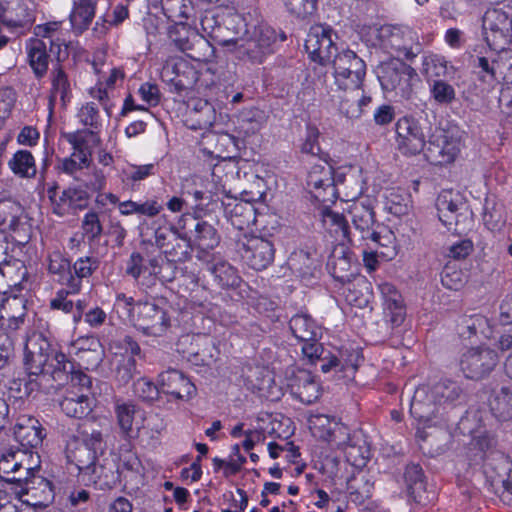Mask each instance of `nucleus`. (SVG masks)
Masks as SVG:
<instances>
[{
    "label": "nucleus",
    "instance_id": "nucleus-15",
    "mask_svg": "<svg viewBox=\"0 0 512 512\" xmlns=\"http://www.w3.org/2000/svg\"><path fill=\"white\" fill-rule=\"evenodd\" d=\"M427 160L436 165H443L454 161L460 152V143L449 140L444 132L432 135L424 148Z\"/></svg>",
    "mask_w": 512,
    "mask_h": 512
},
{
    "label": "nucleus",
    "instance_id": "nucleus-2",
    "mask_svg": "<svg viewBox=\"0 0 512 512\" xmlns=\"http://www.w3.org/2000/svg\"><path fill=\"white\" fill-rule=\"evenodd\" d=\"M99 267V260L93 256L78 258L72 265L60 253H53L49 257L48 270L58 276L57 281L72 292H80L82 282L89 278Z\"/></svg>",
    "mask_w": 512,
    "mask_h": 512
},
{
    "label": "nucleus",
    "instance_id": "nucleus-13",
    "mask_svg": "<svg viewBox=\"0 0 512 512\" xmlns=\"http://www.w3.org/2000/svg\"><path fill=\"white\" fill-rule=\"evenodd\" d=\"M27 300L20 295H3L0 297V333L14 338L17 330L25 322Z\"/></svg>",
    "mask_w": 512,
    "mask_h": 512
},
{
    "label": "nucleus",
    "instance_id": "nucleus-49",
    "mask_svg": "<svg viewBox=\"0 0 512 512\" xmlns=\"http://www.w3.org/2000/svg\"><path fill=\"white\" fill-rule=\"evenodd\" d=\"M428 90L430 99L440 106H449L456 100L455 88L445 79L430 81Z\"/></svg>",
    "mask_w": 512,
    "mask_h": 512
},
{
    "label": "nucleus",
    "instance_id": "nucleus-51",
    "mask_svg": "<svg viewBox=\"0 0 512 512\" xmlns=\"http://www.w3.org/2000/svg\"><path fill=\"white\" fill-rule=\"evenodd\" d=\"M344 452L347 460L356 466L364 465L370 456V450L366 441L356 433L353 434L351 442L344 449Z\"/></svg>",
    "mask_w": 512,
    "mask_h": 512
},
{
    "label": "nucleus",
    "instance_id": "nucleus-59",
    "mask_svg": "<svg viewBox=\"0 0 512 512\" xmlns=\"http://www.w3.org/2000/svg\"><path fill=\"white\" fill-rule=\"evenodd\" d=\"M77 118L82 125L90 127L93 131H97L102 125L99 109L94 102L84 104L78 110Z\"/></svg>",
    "mask_w": 512,
    "mask_h": 512
},
{
    "label": "nucleus",
    "instance_id": "nucleus-12",
    "mask_svg": "<svg viewBox=\"0 0 512 512\" xmlns=\"http://www.w3.org/2000/svg\"><path fill=\"white\" fill-rule=\"evenodd\" d=\"M397 149L404 155H416L426 146V135L418 120L404 116L395 124Z\"/></svg>",
    "mask_w": 512,
    "mask_h": 512
},
{
    "label": "nucleus",
    "instance_id": "nucleus-5",
    "mask_svg": "<svg viewBox=\"0 0 512 512\" xmlns=\"http://www.w3.org/2000/svg\"><path fill=\"white\" fill-rule=\"evenodd\" d=\"M334 84L341 91H358L366 76V63L354 51L344 49L332 60Z\"/></svg>",
    "mask_w": 512,
    "mask_h": 512
},
{
    "label": "nucleus",
    "instance_id": "nucleus-40",
    "mask_svg": "<svg viewBox=\"0 0 512 512\" xmlns=\"http://www.w3.org/2000/svg\"><path fill=\"white\" fill-rule=\"evenodd\" d=\"M457 330L459 335L465 339L478 335L488 338L491 333L489 320L480 314L461 317L457 324Z\"/></svg>",
    "mask_w": 512,
    "mask_h": 512
},
{
    "label": "nucleus",
    "instance_id": "nucleus-18",
    "mask_svg": "<svg viewBox=\"0 0 512 512\" xmlns=\"http://www.w3.org/2000/svg\"><path fill=\"white\" fill-rule=\"evenodd\" d=\"M307 186L316 200L329 201L328 195L335 193L332 167L327 163L314 165L307 175Z\"/></svg>",
    "mask_w": 512,
    "mask_h": 512
},
{
    "label": "nucleus",
    "instance_id": "nucleus-35",
    "mask_svg": "<svg viewBox=\"0 0 512 512\" xmlns=\"http://www.w3.org/2000/svg\"><path fill=\"white\" fill-rule=\"evenodd\" d=\"M61 410L71 418H82L92 410V399L87 393L69 391L60 401Z\"/></svg>",
    "mask_w": 512,
    "mask_h": 512
},
{
    "label": "nucleus",
    "instance_id": "nucleus-4",
    "mask_svg": "<svg viewBox=\"0 0 512 512\" xmlns=\"http://www.w3.org/2000/svg\"><path fill=\"white\" fill-rule=\"evenodd\" d=\"M172 268L161 256H149L146 252L133 251L125 263L126 275L133 278L138 286L148 289L156 285L158 280L170 281L172 277L162 274L164 268Z\"/></svg>",
    "mask_w": 512,
    "mask_h": 512
},
{
    "label": "nucleus",
    "instance_id": "nucleus-43",
    "mask_svg": "<svg viewBox=\"0 0 512 512\" xmlns=\"http://www.w3.org/2000/svg\"><path fill=\"white\" fill-rule=\"evenodd\" d=\"M8 167L20 178H34L37 174L35 158L28 150L16 151L8 161Z\"/></svg>",
    "mask_w": 512,
    "mask_h": 512
},
{
    "label": "nucleus",
    "instance_id": "nucleus-55",
    "mask_svg": "<svg viewBox=\"0 0 512 512\" xmlns=\"http://www.w3.org/2000/svg\"><path fill=\"white\" fill-rule=\"evenodd\" d=\"M347 490L353 502L363 503L372 496L373 484L362 476L349 481Z\"/></svg>",
    "mask_w": 512,
    "mask_h": 512
},
{
    "label": "nucleus",
    "instance_id": "nucleus-48",
    "mask_svg": "<svg viewBox=\"0 0 512 512\" xmlns=\"http://www.w3.org/2000/svg\"><path fill=\"white\" fill-rule=\"evenodd\" d=\"M423 477L422 468L418 464H410L406 467L404 479L408 493L419 503H422L424 500L425 482Z\"/></svg>",
    "mask_w": 512,
    "mask_h": 512
},
{
    "label": "nucleus",
    "instance_id": "nucleus-53",
    "mask_svg": "<svg viewBox=\"0 0 512 512\" xmlns=\"http://www.w3.org/2000/svg\"><path fill=\"white\" fill-rule=\"evenodd\" d=\"M505 57V59H511ZM504 59L500 57L497 60L489 61L486 57H478L476 67L479 68L478 79L489 86L493 87L498 82L497 69L500 62Z\"/></svg>",
    "mask_w": 512,
    "mask_h": 512
},
{
    "label": "nucleus",
    "instance_id": "nucleus-6",
    "mask_svg": "<svg viewBox=\"0 0 512 512\" xmlns=\"http://www.w3.org/2000/svg\"><path fill=\"white\" fill-rule=\"evenodd\" d=\"M379 41L384 51L397 58L412 60L421 52L418 34L408 26H382Z\"/></svg>",
    "mask_w": 512,
    "mask_h": 512
},
{
    "label": "nucleus",
    "instance_id": "nucleus-17",
    "mask_svg": "<svg viewBox=\"0 0 512 512\" xmlns=\"http://www.w3.org/2000/svg\"><path fill=\"white\" fill-rule=\"evenodd\" d=\"M414 76H416L415 69L399 59L383 63L378 74L382 88L387 91L395 90L402 85H408Z\"/></svg>",
    "mask_w": 512,
    "mask_h": 512
},
{
    "label": "nucleus",
    "instance_id": "nucleus-56",
    "mask_svg": "<svg viewBox=\"0 0 512 512\" xmlns=\"http://www.w3.org/2000/svg\"><path fill=\"white\" fill-rule=\"evenodd\" d=\"M3 22L13 28L24 27L31 23V16L27 8L20 1H16L15 7L5 11Z\"/></svg>",
    "mask_w": 512,
    "mask_h": 512
},
{
    "label": "nucleus",
    "instance_id": "nucleus-33",
    "mask_svg": "<svg viewBox=\"0 0 512 512\" xmlns=\"http://www.w3.org/2000/svg\"><path fill=\"white\" fill-rule=\"evenodd\" d=\"M86 474L90 475L91 481L101 489H110L120 481L118 467L111 459H104L101 464L95 463Z\"/></svg>",
    "mask_w": 512,
    "mask_h": 512
},
{
    "label": "nucleus",
    "instance_id": "nucleus-37",
    "mask_svg": "<svg viewBox=\"0 0 512 512\" xmlns=\"http://www.w3.org/2000/svg\"><path fill=\"white\" fill-rule=\"evenodd\" d=\"M27 57L30 67L37 78L46 75L49 65V55L47 53V43L45 40H31L27 46Z\"/></svg>",
    "mask_w": 512,
    "mask_h": 512
},
{
    "label": "nucleus",
    "instance_id": "nucleus-9",
    "mask_svg": "<svg viewBox=\"0 0 512 512\" xmlns=\"http://www.w3.org/2000/svg\"><path fill=\"white\" fill-rule=\"evenodd\" d=\"M499 363L497 352L487 346L471 347L464 351L459 367L464 376L471 380L487 377Z\"/></svg>",
    "mask_w": 512,
    "mask_h": 512
},
{
    "label": "nucleus",
    "instance_id": "nucleus-21",
    "mask_svg": "<svg viewBox=\"0 0 512 512\" xmlns=\"http://www.w3.org/2000/svg\"><path fill=\"white\" fill-rule=\"evenodd\" d=\"M439 409L432 387L420 386L415 390L410 405V413L414 418L429 423L439 413Z\"/></svg>",
    "mask_w": 512,
    "mask_h": 512
},
{
    "label": "nucleus",
    "instance_id": "nucleus-32",
    "mask_svg": "<svg viewBox=\"0 0 512 512\" xmlns=\"http://www.w3.org/2000/svg\"><path fill=\"white\" fill-rule=\"evenodd\" d=\"M216 120V112L211 103L206 100H196L189 111L187 123L190 129L204 130L210 128Z\"/></svg>",
    "mask_w": 512,
    "mask_h": 512
},
{
    "label": "nucleus",
    "instance_id": "nucleus-34",
    "mask_svg": "<svg viewBox=\"0 0 512 512\" xmlns=\"http://www.w3.org/2000/svg\"><path fill=\"white\" fill-rule=\"evenodd\" d=\"M246 36V38H243L242 35H235L232 38L222 39L221 44L227 47L235 46L239 54L246 55L252 63H262L265 56L270 52L262 49L250 36Z\"/></svg>",
    "mask_w": 512,
    "mask_h": 512
},
{
    "label": "nucleus",
    "instance_id": "nucleus-30",
    "mask_svg": "<svg viewBox=\"0 0 512 512\" xmlns=\"http://www.w3.org/2000/svg\"><path fill=\"white\" fill-rule=\"evenodd\" d=\"M455 68L442 55L429 53L422 57L421 73L427 83L437 79H445L448 75L454 74Z\"/></svg>",
    "mask_w": 512,
    "mask_h": 512
},
{
    "label": "nucleus",
    "instance_id": "nucleus-11",
    "mask_svg": "<svg viewBox=\"0 0 512 512\" xmlns=\"http://www.w3.org/2000/svg\"><path fill=\"white\" fill-rule=\"evenodd\" d=\"M131 324L148 336H161L169 327L166 311L152 302H137Z\"/></svg>",
    "mask_w": 512,
    "mask_h": 512
},
{
    "label": "nucleus",
    "instance_id": "nucleus-60",
    "mask_svg": "<svg viewBox=\"0 0 512 512\" xmlns=\"http://www.w3.org/2000/svg\"><path fill=\"white\" fill-rule=\"evenodd\" d=\"M91 160L85 154L78 155L72 152L70 156L61 160L60 170L67 175L75 177L77 172L90 166Z\"/></svg>",
    "mask_w": 512,
    "mask_h": 512
},
{
    "label": "nucleus",
    "instance_id": "nucleus-3",
    "mask_svg": "<svg viewBox=\"0 0 512 512\" xmlns=\"http://www.w3.org/2000/svg\"><path fill=\"white\" fill-rule=\"evenodd\" d=\"M347 212L355 231L359 233L358 241H370L374 247L393 244V233L375 220V213L370 203L354 201L348 206Z\"/></svg>",
    "mask_w": 512,
    "mask_h": 512
},
{
    "label": "nucleus",
    "instance_id": "nucleus-38",
    "mask_svg": "<svg viewBox=\"0 0 512 512\" xmlns=\"http://www.w3.org/2000/svg\"><path fill=\"white\" fill-rule=\"evenodd\" d=\"M293 336L299 341H314L321 335L320 327L307 314H296L289 321Z\"/></svg>",
    "mask_w": 512,
    "mask_h": 512
},
{
    "label": "nucleus",
    "instance_id": "nucleus-61",
    "mask_svg": "<svg viewBox=\"0 0 512 512\" xmlns=\"http://www.w3.org/2000/svg\"><path fill=\"white\" fill-rule=\"evenodd\" d=\"M324 221L326 223L329 222L332 226H335L334 232L341 233V236L343 239H346L352 245L356 244L357 240H355L353 238V237H355V235L351 236V232L349 231L347 220L342 214L329 210L325 213Z\"/></svg>",
    "mask_w": 512,
    "mask_h": 512
},
{
    "label": "nucleus",
    "instance_id": "nucleus-52",
    "mask_svg": "<svg viewBox=\"0 0 512 512\" xmlns=\"http://www.w3.org/2000/svg\"><path fill=\"white\" fill-rule=\"evenodd\" d=\"M286 11L298 19H309L316 10L318 0H282Z\"/></svg>",
    "mask_w": 512,
    "mask_h": 512
},
{
    "label": "nucleus",
    "instance_id": "nucleus-63",
    "mask_svg": "<svg viewBox=\"0 0 512 512\" xmlns=\"http://www.w3.org/2000/svg\"><path fill=\"white\" fill-rule=\"evenodd\" d=\"M134 394L143 401L152 402L158 398L160 393L159 385L146 378H140L133 384Z\"/></svg>",
    "mask_w": 512,
    "mask_h": 512
},
{
    "label": "nucleus",
    "instance_id": "nucleus-8",
    "mask_svg": "<svg viewBox=\"0 0 512 512\" xmlns=\"http://www.w3.org/2000/svg\"><path fill=\"white\" fill-rule=\"evenodd\" d=\"M337 34L324 24L313 25L305 39V50L309 58L321 65L330 63L338 53L335 40Z\"/></svg>",
    "mask_w": 512,
    "mask_h": 512
},
{
    "label": "nucleus",
    "instance_id": "nucleus-25",
    "mask_svg": "<svg viewBox=\"0 0 512 512\" xmlns=\"http://www.w3.org/2000/svg\"><path fill=\"white\" fill-rule=\"evenodd\" d=\"M381 292L384 297V319L392 328L400 326L406 316L405 306L401 294L391 284H383Z\"/></svg>",
    "mask_w": 512,
    "mask_h": 512
},
{
    "label": "nucleus",
    "instance_id": "nucleus-26",
    "mask_svg": "<svg viewBox=\"0 0 512 512\" xmlns=\"http://www.w3.org/2000/svg\"><path fill=\"white\" fill-rule=\"evenodd\" d=\"M351 255L343 243L334 246L327 262V267L333 278L343 284L349 283L354 277L351 270Z\"/></svg>",
    "mask_w": 512,
    "mask_h": 512
},
{
    "label": "nucleus",
    "instance_id": "nucleus-47",
    "mask_svg": "<svg viewBox=\"0 0 512 512\" xmlns=\"http://www.w3.org/2000/svg\"><path fill=\"white\" fill-rule=\"evenodd\" d=\"M440 407L445 404H454L463 396L461 386L452 380H441L432 387Z\"/></svg>",
    "mask_w": 512,
    "mask_h": 512
},
{
    "label": "nucleus",
    "instance_id": "nucleus-64",
    "mask_svg": "<svg viewBox=\"0 0 512 512\" xmlns=\"http://www.w3.org/2000/svg\"><path fill=\"white\" fill-rule=\"evenodd\" d=\"M332 428L333 429L330 431L329 435L324 439V441L332 443L337 448L344 450L351 442L353 435H350L348 428L339 421L334 423Z\"/></svg>",
    "mask_w": 512,
    "mask_h": 512
},
{
    "label": "nucleus",
    "instance_id": "nucleus-45",
    "mask_svg": "<svg viewBox=\"0 0 512 512\" xmlns=\"http://www.w3.org/2000/svg\"><path fill=\"white\" fill-rule=\"evenodd\" d=\"M67 458L76 465L80 472L86 474L96 463L97 451L94 448H89L87 444L78 442L73 449L68 450Z\"/></svg>",
    "mask_w": 512,
    "mask_h": 512
},
{
    "label": "nucleus",
    "instance_id": "nucleus-29",
    "mask_svg": "<svg viewBox=\"0 0 512 512\" xmlns=\"http://www.w3.org/2000/svg\"><path fill=\"white\" fill-rule=\"evenodd\" d=\"M225 216L233 227L244 230L256 222L254 205L248 201H235L225 207Z\"/></svg>",
    "mask_w": 512,
    "mask_h": 512
},
{
    "label": "nucleus",
    "instance_id": "nucleus-23",
    "mask_svg": "<svg viewBox=\"0 0 512 512\" xmlns=\"http://www.w3.org/2000/svg\"><path fill=\"white\" fill-rule=\"evenodd\" d=\"M31 482L28 488L17 490L16 494L19 498L28 496L27 499L22 500L27 505L39 508L48 506L54 499L51 482L40 475L32 479Z\"/></svg>",
    "mask_w": 512,
    "mask_h": 512
},
{
    "label": "nucleus",
    "instance_id": "nucleus-27",
    "mask_svg": "<svg viewBox=\"0 0 512 512\" xmlns=\"http://www.w3.org/2000/svg\"><path fill=\"white\" fill-rule=\"evenodd\" d=\"M205 268L223 288L236 287L240 283L237 270L220 256L212 255L205 261Z\"/></svg>",
    "mask_w": 512,
    "mask_h": 512
},
{
    "label": "nucleus",
    "instance_id": "nucleus-39",
    "mask_svg": "<svg viewBox=\"0 0 512 512\" xmlns=\"http://www.w3.org/2000/svg\"><path fill=\"white\" fill-rule=\"evenodd\" d=\"M50 80V102L55 103L59 100L61 105L65 106L71 98V85L68 75L60 65H56L51 70Z\"/></svg>",
    "mask_w": 512,
    "mask_h": 512
},
{
    "label": "nucleus",
    "instance_id": "nucleus-14",
    "mask_svg": "<svg viewBox=\"0 0 512 512\" xmlns=\"http://www.w3.org/2000/svg\"><path fill=\"white\" fill-rule=\"evenodd\" d=\"M288 387L291 395L302 402L310 405L320 397V385L311 372L305 369L293 370L288 379Z\"/></svg>",
    "mask_w": 512,
    "mask_h": 512
},
{
    "label": "nucleus",
    "instance_id": "nucleus-62",
    "mask_svg": "<svg viewBox=\"0 0 512 512\" xmlns=\"http://www.w3.org/2000/svg\"><path fill=\"white\" fill-rule=\"evenodd\" d=\"M337 421L335 417L318 414L310 419V429L315 436L324 440L333 429V424L337 423Z\"/></svg>",
    "mask_w": 512,
    "mask_h": 512
},
{
    "label": "nucleus",
    "instance_id": "nucleus-1",
    "mask_svg": "<svg viewBox=\"0 0 512 512\" xmlns=\"http://www.w3.org/2000/svg\"><path fill=\"white\" fill-rule=\"evenodd\" d=\"M24 361L30 378L26 389L31 391L41 388L43 381L50 377L59 384L68 381L75 368L63 352L52 349L49 341L39 333L27 339Z\"/></svg>",
    "mask_w": 512,
    "mask_h": 512
},
{
    "label": "nucleus",
    "instance_id": "nucleus-7",
    "mask_svg": "<svg viewBox=\"0 0 512 512\" xmlns=\"http://www.w3.org/2000/svg\"><path fill=\"white\" fill-rule=\"evenodd\" d=\"M483 28L488 45L501 50L500 58L511 57L512 50L505 49L504 46L512 43V18L502 9H488L483 16Z\"/></svg>",
    "mask_w": 512,
    "mask_h": 512
},
{
    "label": "nucleus",
    "instance_id": "nucleus-28",
    "mask_svg": "<svg viewBox=\"0 0 512 512\" xmlns=\"http://www.w3.org/2000/svg\"><path fill=\"white\" fill-rule=\"evenodd\" d=\"M97 3V0H73L69 20L76 34H82L89 28L95 17Z\"/></svg>",
    "mask_w": 512,
    "mask_h": 512
},
{
    "label": "nucleus",
    "instance_id": "nucleus-44",
    "mask_svg": "<svg viewBox=\"0 0 512 512\" xmlns=\"http://www.w3.org/2000/svg\"><path fill=\"white\" fill-rule=\"evenodd\" d=\"M193 241L201 249H213L219 244L220 237L214 226L207 221L194 219Z\"/></svg>",
    "mask_w": 512,
    "mask_h": 512
},
{
    "label": "nucleus",
    "instance_id": "nucleus-20",
    "mask_svg": "<svg viewBox=\"0 0 512 512\" xmlns=\"http://www.w3.org/2000/svg\"><path fill=\"white\" fill-rule=\"evenodd\" d=\"M226 28L233 30L235 35H248L255 40L262 49L272 52V45L276 41L275 31L268 25H258L250 32L246 29L243 19L239 15H233L226 19Z\"/></svg>",
    "mask_w": 512,
    "mask_h": 512
},
{
    "label": "nucleus",
    "instance_id": "nucleus-42",
    "mask_svg": "<svg viewBox=\"0 0 512 512\" xmlns=\"http://www.w3.org/2000/svg\"><path fill=\"white\" fill-rule=\"evenodd\" d=\"M489 406L497 419L502 421L512 419V388L501 387L499 390L493 391Z\"/></svg>",
    "mask_w": 512,
    "mask_h": 512
},
{
    "label": "nucleus",
    "instance_id": "nucleus-31",
    "mask_svg": "<svg viewBox=\"0 0 512 512\" xmlns=\"http://www.w3.org/2000/svg\"><path fill=\"white\" fill-rule=\"evenodd\" d=\"M288 264L290 268L303 279L316 276L320 268V259L316 252L300 250L292 254Z\"/></svg>",
    "mask_w": 512,
    "mask_h": 512
},
{
    "label": "nucleus",
    "instance_id": "nucleus-36",
    "mask_svg": "<svg viewBox=\"0 0 512 512\" xmlns=\"http://www.w3.org/2000/svg\"><path fill=\"white\" fill-rule=\"evenodd\" d=\"M345 96L339 103V112L348 119H358L364 112V108L371 103V97L361 88L358 91H345Z\"/></svg>",
    "mask_w": 512,
    "mask_h": 512
},
{
    "label": "nucleus",
    "instance_id": "nucleus-22",
    "mask_svg": "<svg viewBox=\"0 0 512 512\" xmlns=\"http://www.w3.org/2000/svg\"><path fill=\"white\" fill-rule=\"evenodd\" d=\"M436 208L439 220L450 230L457 224L461 210L465 208V202L460 193L444 190L437 197Z\"/></svg>",
    "mask_w": 512,
    "mask_h": 512
},
{
    "label": "nucleus",
    "instance_id": "nucleus-50",
    "mask_svg": "<svg viewBox=\"0 0 512 512\" xmlns=\"http://www.w3.org/2000/svg\"><path fill=\"white\" fill-rule=\"evenodd\" d=\"M138 413L136 406L130 402L117 400L115 402V414L121 431L130 436L133 432L135 417Z\"/></svg>",
    "mask_w": 512,
    "mask_h": 512
},
{
    "label": "nucleus",
    "instance_id": "nucleus-41",
    "mask_svg": "<svg viewBox=\"0 0 512 512\" xmlns=\"http://www.w3.org/2000/svg\"><path fill=\"white\" fill-rule=\"evenodd\" d=\"M66 141L72 146L73 152L91 158L92 149L98 143L97 132L93 130H78L64 134Z\"/></svg>",
    "mask_w": 512,
    "mask_h": 512
},
{
    "label": "nucleus",
    "instance_id": "nucleus-46",
    "mask_svg": "<svg viewBox=\"0 0 512 512\" xmlns=\"http://www.w3.org/2000/svg\"><path fill=\"white\" fill-rule=\"evenodd\" d=\"M29 457L25 451L8 449L0 456V478L6 482V478L23 468Z\"/></svg>",
    "mask_w": 512,
    "mask_h": 512
},
{
    "label": "nucleus",
    "instance_id": "nucleus-19",
    "mask_svg": "<svg viewBox=\"0 0 512 512\" xmlns=\"http://www.w3.org/2000/svg\"><path fill=\"white\" fill-rule=\"evenodd\" d=\"M484 473L493 484H501L512 495V461L502 452H492L484 464Z\"/></svg>",
    "mask_w": 512,
    "mask_h": 512
},
{
    "label": "nucleus",
    "instance_id": "nucleus-16",
    "mask_svg": "<svg viewBox=\"0 0 512 512\" xmlns=\"http://www.w3.org/2000/svg\"><path fill=\"white\" fill-rule=\"evenodd\" d=\"M160 392L171 395L175 399L187 401L196 393L195 385L180 371L168 369L159 374Z\"/></svg>",
    "mask_w": 512,
    "mask_h": 512
},
{
    "label": "nucleus",
    "instance_id": "nucleus-57",
    "mask_svg": "<svg viewBox=\"0 0 512 512\" xmlns=\"http://www.w3.org/2000/svg\"><path fill=\"white\" fill-rule=\"evenodd\" d=\"M347 287L344 290L346 301L356 307H364L369 302L367 295L363 293V288H368V283L364 279L358 280L356 283H346Z\"/></svg>",
    "mask_w": 512,
    "mask_h": 512
},
{
    "label": "nucleus",
    "instance_id": "nucleus-24",
    "mask_svg": "<svg viewBox=\"0 0 512 512\" xmlns=\"http://www.w3.org/2000/svg\"><path fill=\"white\" fill-rule=\"evenodd\" d=\"M15 439L22 447L36 448L42 444L44 434L40 422L32 416H20L14 427Z\"/></svg>",
    "mask_w": 512,
    "mask_h": 512
},
{
    "label": "nucleus",
    "instance_id": "nucleus-10",
    "mask_svg": "<svg viewBox=\"0 0 512 512\" xmlns=\"http://www.w3.org/2000/svg\"><path fill=\"white\" fill-rule=\"evenodd\" d=\"M236 247L241 259L254 270H264L274 261V245L268 239L244 236L237 241Z\"/></svg>",
    "mask_w": 512,
    "mask_h": 512
},
{
    "label": "nucleus",
    "instance_id": "nucleus-54",
    "mask_svg": "<svg viewBox=\"0 0 512 512\" xmlns=\"http://www.w3.org/2000/svg\"><path fill=\"white\" fill-rule=\"evenodd\" d=\"M384 208L392 215H405L409 211V198L405 193L391 190L385 196Z\"/></svg>",
    "mask_w": 512,
    "mask_h": 512
},
{
    "label": "nucleus",
    "instance_id": "nucleus-58",
    "mask_svg": "<svg viewBox=\"0 0 512 512\" xmlns=\"http://www.w3.org/2000/svg\"><path fill=\"white\" fill-rule=\"evenodd\" d=\"M440 276L442 285L450 290H458L465 283L464 273L451 262L443 267Z\"/></svg>",
    "mask_w": 512,
    "mask_h": 512
}]
</instances>
